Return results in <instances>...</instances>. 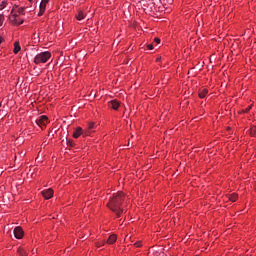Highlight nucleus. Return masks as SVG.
Returning a JSON list of instances; mask_svg holds the SVG:
<instances>
[{
	"label": "nucleus",
	"mask_w": 256,
	"mask_h": 256,
	"mask_svg": "<svg viewBox=\"0 0 256 256\" xmlns=\"http://www.w3.org/2000/svg\"><path fill=\"white\" fill-rule=\"evenodd\" d=\"M127 199V196L123 192H117L110 197L107 207H109L117 217H121L123 213V202Z\"/></svg>",
	"instance_id": "f257e3e1"
},
{
	"label": "nucleus",
	"mask_w": 256,
	"mask_h": 256,
	"mask_svg": "<svg viewBox=\"0 0 256 256\" xmlns=\"http://www.w3.org/2000/svg\"><path fill=\"white\" fill-rule=\"evenodd\" d=\"M49 59H51L50 52H41L35 56L34 63H36V65H39L40 63H47Z\"/></svg>",
	"instance_id": "f03ea898"
},
{
	"label": "nucleus",
	"mask_w": 256,
	"mask_h": 256,
	"mask_svg": "<svg viewBox=\"0 0 256 256\" xmlns=\"http://www.w3.org/2000/svg\"><path fill=\"white\" fill-rule=\"evenodd\" d=\"M48 123H49V118L45 115H42L36 119V125L41 127V129H45Z\"/></svg>",
	"instance_id": "7ed1b4c3"
},
{
	"label": "nucleus",
	"mask_w": 256,
	"mask_h": 256,
	"mask_svg": "<svg viewBox=\"0 0 256 256\" xmlns=\"http://www.w3.org/2000/svg\"><path fill=\"white\" fill-rule=\"evenodd\" d=\"M13 233L16 239H23V235H24L23 228L17 226L14 229Z\"/></svg>",
	"instance_id": "20e7f679"
},
{
	"label": "nucleus",
	"mask_w": 256,
	"mask_h": 256,
	"mask_svg": "<svg viewBox=\"0 0 256 256\" xmlns=\"http://www.w3.org/2000/svg\"><path fill=\"white\" fill-rule=\"evenodd\" d=\"M109 107L111 109H114V111H117V109H119V107H121V103H119V101H117V100H112L109 102Z\"/></svg>",
	"instance_id": "39448f33"
},
{
	"label": "nucleus",
	"mask_w": 256,
	"mask_h": 256,
	"mask_svg": "<svg viewBox=\"0 0 256 256\" xmlns=\"http://www.w3.org/2000/svg\"><path fill=\"white\" fill-rule=\"evenodd\" d=\"M42 195L46 199H51L53 197V189L49 188L42 191Z\"/></svg>",
	"instance_id": "423d86ee"
},
{
	"label": "nucleus",
	"mask_w": 256,
	"mask_h": 256,
	"mask_svg": "<svg viewBox=\"0 0 256 256\" xmlns=\"http://www.w3.org/2000/svg\"><path fill=\"white\" fill-rule=\"evenodd\" d=\"M83 135V129L81 127L76 128V130L73 133L74 139H79Z\"/></svg>",
	"instance_id": "0eeeda50"
},
{
	"label": "nucleus",
	"mask_w": 256,
	"mask_h": 256,
	"mask_svg": "<svg viewBox=\"0 0 256 256\" xmlns=\"http://www.w3.org/2000/svg\"><path fill=\"white\" fill-rule=\"evenodd\" d=\"M76 19L78 21H83V19H85V12H83L82 10H79L78 13L76 14Z\"/></svg>",
	"instance_id": "6e6552de"
},
{
	"label": "nucleus",
	"mask_w": 256,
	"mask_h": 256,
	"mask_svg": "<svg viewBox=\"0 0 256 256\" xmlns=\"http://www.w3.org/2000/svg\"><path fill=\"white\" fill-rule=\"evenodd\" d=\"M115 241H117V236L112 234L109 236L108 240H107V243L109 245H113V243H115Z\"/></svg>",
	"instance_id": "1a4fd4ad"
},
{
	"label": "nucleus",
	"mask_w": 256,
	"mask_h": 256,
	"mask_svg": "<svg viewBox=\"0 0 256 256\" xmlns=\"http://www.w3.org/2000/svg\"><path fill=\"white\" fill-rule=\"evenodd\" d=\"M209 93V90L206 88H203L202 90L199 91V97L200 99H205V96Z\"/></svg>",
	"instance_id": "9d476101"
},
{
	"label": "nucleus",
	"mask_w": 256,
	"mask_h": 256,
	"mask_svg": "<svg viewBox=\"0 0 256 256\" xmlns=\"http://www.w3.org/2000/svg\"><path fill=\"white\" fill-rule=\"evenodd\" d=\"M14 53L15 55H17V53H19V51H21V46L19 45V42H15L14 43Z\"/></svg>",
	"instance_id": "9b49d317"
},
{
	"label": "nucleus",
	"mask_w": 256,
	"mask_h": 256,
	"mask_svg": "<svg viewBox=\"0 0 256 256\" xmlns=\"http://www.w3.org/2000/svg\"><path fill=\"white\" fill-rule=\"evenodd\" d=\"M17 253L19 256H27L28 255L27 251L21 247L18 248Z\"/></svg>",
	"instance_id": "f8f14e48"
},
{
	"label": "nucleus",
	"mask_w": 256,
	"mask_h": 256,
	"mask_svg": "<svg viewBox=\"0 0 256 256\" xmlns=\"http://www.w3.org/2000/svg\"><path fill=\"white\" fill-rule=\"evenodd\" d=\"M47 3H49V0H42L40 3V7L42 11H45L46 7H47Z\"/></svg>",
	"instance_id": "ddd939ff"
},
{
	"label": "nucleus",
	"mask_w": 256,
	"mask_h": 256,
	"mask_svg": "<svg viewBox=\"0 0 256 256\" xmlns=\"http://www.w3.org/2000/svg\"><path fill=\"white\" fill-rule=\"evenodd\" d=\"M238 197L239 196L237 194L233 193V194L229 195V200L232 201L233 203H235V201H237Z\"/></svg>",
	"instance_id": "4468645a"
},
{
	"label": "nucleus",
	"mask_w": 256,
	"mask_h": 256,
	"mask_svg": "<svg viewBox=\"0 0 256 256\" xmlns=\"http://www.w3.org/2000/svg\"><path fill=\"white\" fill-rule=\"evenodd\" d=\"M24 21L23 20H19L17 18H14L13 20V25L19 26V25H23Z\"/></svg>",
	"instance_id": "2eb2a0df"
},
{
	"label": "nucleus",
	"mask_w": 256,
	"mask_h": 256,
	"mask_svg": "<svg viewBox=\"0 0 256 256\" xmlns=\"http://www.w3.org/2000/svg\"><path fill=\"white\" fill-rule=\"evenodd\" d=\"M250 135H251L252 137H255V135H256V126H252V127L250 128Z\"/></svg>",
	"instance_id": "dca6fc26"
},
{
	"label": "nucleus",
	"mask_w": 256,
	"mask_h": 256,
	"mask_svg": "<svg viewBox=\"0 0 256 256\" xmlns=\"http://www.w3.org/2000/svg\"><path fill=\"white\" fill-rule=\"evenodd\" d=\"M18 13L20 15H25V7L18 8Z\"/></svg>",
	"instance_id": "f3484780"
},
{
	"label": "nucleus",
	"mask_w": 256,
	"mask_h": 256,
	"mask_svg": "<svg viewBox=\"0 0 256 256\" xmlns=\"http://www.w3.org/2000/svg\"><path fill=\"white\" fill-rule=\"evenodd\" d=\"M88 129H89V131H91V129H95V123L94 122H90L88 124Z\"/></svg>",
	"instance_id": "a211bd4d"
},
{
	"label": "nucleus",
	"mask_w": 256,
	"mask_h": 256,
	"mask_svg": "<svg viewBox=\"0 0 256 256\" xmlns=\"http://www.w3.org/2000/svg\"><path fill=\"white\" fill-rule=\"evenodd\" d=\"M7 7V2H2L1 4H0V9H5Z\"/></svg>",
	"instance_id": "6ab92c4d"
},
{
	"label": "nucleus",
	"mask_w": 256,
	"mask_h": 256,
	"mask_svg": "<svg viewBox=\"0 0 256 256\" xmlns=\"http://www.w3.org/2000/svg\"><path fill=\"white\" fill-rule=\"evenodd\" d=\"M103 245H105V242H97L96 243V247H103Z\"/></svg>",
	"instance_id": "aec40b11"
},
{
	"label": "nucleus",
	"mask_w": 256,
	"mask_h": 256,
	"mask_svg": "<svg viewBox=\"0 0 256 256\" xmlns=\"http://www.w3.org/2000/svg\"><path fill=\"white\" fill-rule=\"evenodd\" d=\"M43 13H45V10H42V9H41V6H40V11H39V13H38L39 17H41V15H43Z\"/></svg>",
	"instance_id": "412c9836"
},
{
	"label": "nucleus",
	"mask_w": 256,
	"mask_h": 256,
	"mask_svg": "<svg viewBox=\"0 0 256 256\" xmlns=\"http://www.w3.org/2000/svg\"><path fill=\"white\" fill-rule=\"evenodd\" d=\"M154 42L157 43V44H159V43H161V39L155 38V39H154Z\"/></svg>",
	"instance_id": "4be33fe9"
},
{
	"label": "nucleus",
	"mask_w": 256,
	"mask_h": 256,
	"mask_svg": "<svg viewBox=\"0 0 256 256\" xmlns=\"http://www.w3.org/2000/svg\"><path fill=\"white\" fill-rule=\"evenodd\" d=\"M67 145L70 146V147H73V141H71V140L68 141V142H67Z\"/></svg>",
	"instance_id": "5701e85b"
},
{
	"label": "nucleus",
	"mask_w": 256,
	"mask_h": 256,
	"mask_svg": "<svg viewBox=\"0 0 256 256\" xmlns=\"http://www.w3.org/2000/svg\"><path fill=\"white\" fill-rule=\"evenodd\" d=\"M3 16H0V27L3 25Z\"/></svg>",
	"instance_id": "b1692460"
},
{
	"label": "nucleus",
	"mask_w": 256,
	"mask_h": 256,
	"mask_svg": "<svg viewBox=\"0 0 256 256\" xmlns=\"http://www.w3.org/2000/svg\"><path fill=\"white\" fill-rule=\"evenodd\" d=\"M134 246H135V247H141V242H136V243L134 244Z\"/></svg>",
	"instance_id": "393cba45"
},
{
	"label": "nucleus",
	"mask_w": 256,
	"mask_h": 256,
	"mask_svg": "<svg viewBox=\"0 0 256 256\" xmlns=\"http://www.w3.org/2000/svg\"><path fill=\"white\" fill-rule=\"evenodd\" d=\"M148 49H150V51H153V44H149Z\"/></svg>",
	"instance_id": "a878e982"
},
{
	"label": "nucleus",
	"mask_w": 256,
	"mask_h": 256,
	"mask_svg": "<svg viewBox=\"0 0 256 256\" xmlns=\"http://www.w3.org/2000/svg\"><path fill=\"white\" fill-rule=\"evenodd\" d=\"M248 111H251V106H249L248 108H246L245 112L248 113Z\"/></svg>",
	"instance_id": "bb28decb"
},
{
	"label": "nucleus",
	"mask_w": 256,
	"mask_h": 256,
	"mask_svg": "<svg viewBox=\"0 0 256 256\" xmlns=\"http://www.w3.org/2000/svg\"><path fill=\"white\" fill-rule=\"evenodd\" d=\"M3 43V37L0 36V45Z\"/></svg>",
	"instance_id": "cd10ccee"
},
{
	"label": "nucleus",
	"mask_w": 256,
	"mask_h": 256,
	"mask_svg": "<svg viewBox=\"0 0 256 256\" xmlns=\"http://www.w3.org/2000/svg\"><path fill=\"white\" fill-rule=\"evenodd\" d=\"M14 19H17L19 17L17 14H13Z\"/></svg>",
	"instance_id": "c85d7f7f"
},
{
	"label": "nucleus",
	"mask_w": 256,
	"mask_h": 256,
	"mask_svg": "<svg viewBox=\"0 0 256 256\" xmlns=\"http://www.w3.org/2000/svg\"><path fill=\"white\" fill-rule=\"evenodd\" d=\"M19 6L18 5H14V9H17Z\"/></svg>",
	"instance_id": "c756f323"
},
{
	"label": "nucleus",
	"mask_w": 256,
	"mask_h": 256,
	"mask_svg": "<svg viewBox=\"0 0 256 256\" xmlns=\"http://www.w3.org/2000/svg\"><path fill=\"white\" fill-rule=\"evenodd\" d=\"M14 11H15V8H13V9L11 10V13H14Z\"/></svg>",
	"instance_id": "7c9ffc66"
},
{
	"label": "nucleus",
	"mask_w": 256,
	"mask_h": 256,
	"mask_svg": "<svg viewBox=\"0 0 256 256\" xmlns=\"http://www.w3.org/2000/svg\"><path fill=\"white\" fill-rule=\"evenodd\" d=\"M157 61H161V58H158Z\"/></svg>",
	"instance_id": "2f4dec72"
},
{
	"label": "nucleus",
	"mask_w": 256,
	"mask_h": 256,
	"mask_svg": "<svg viewBox=\"0 0 256 256\" xmlns=\"http://www.w3.org/2000/svg\"><path fill=\"white\" fill-rule=\"evenodd\" d=\"M0 107H1V102H0Z\"/></svg>",
	"instance_id": "473e14b6"
},
{
	"label": "nucleus",
	"mask_w": 256,
	"mask_h": 256,
	"mask_svg": "<svg viewBox=\"0 0 256 256\" xmlns=\"http://www.w3.org/2000/svg\"><path fill=\"white\" fill-rule=\"evenodd\" d=\"M29 1H33V0H29Z\"/></svg>",
	"instance_id": "72a5a7b5"
}]
</instances>
